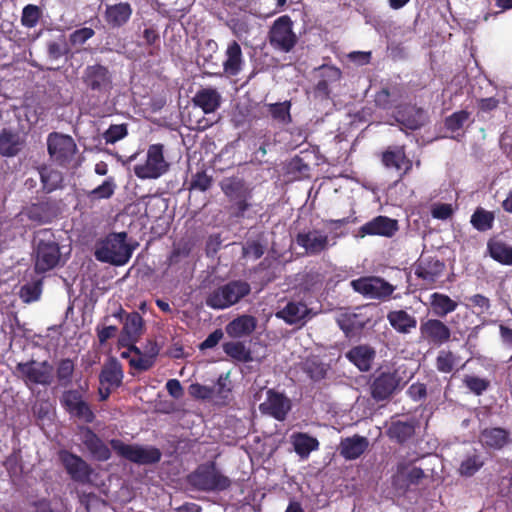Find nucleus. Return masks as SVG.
Listing matches in <instances>:
<instances>
[{
    "instance_id": "f257e3e1",
    "label": "nucleus",
    "mask_w": 512,
    "mask_h": 512,
    "mask_svg": "<svg viewBox=\"0 0 512 512\" xmlns=\"http://www.w3.org/2000/svg\"><path fill=\"white\" fill-rule=\"evenodd\" d=\"M408 380L400 375L399 369L381 367L371 376L369 381L370 396L376 402L389 400L394 394L401 391Z\"/></svg>"
},
{
    "instance_id": "f03ea898",
    "label": "nucleus",
    "mask_w": 512,
    "mask_h": 512,
    "mask_svg": "<svg viewBox=\"0 0 512 512\" xmlns=\"http://www.w3.org/2000/svg\"><path fill=\"white\" fill-rule=\"evenodd\" d=\"M127 233H111L101 241L95 250V258L116 266L125 265L132 256V248L126 243Z\"/></svg>"
},
{
    "instance_id": "7ed1b4c3",
    "label": "nucleus",
    "mask_w": 512,
    "mask_h": 512,
    "mask_svg": "<svg viewBox=\"0 0 512 512\" xmlns=\"http://www.w3.org/2000/svg\"><path fill=\"white\" fill-rule=\"evenodd\" d=\"M251 292L250 284L244 280H232L217 287L205 298V304L216 310L229 308Z\"/></svg>"
},
{
    "instance_id": "20e7f679",
    "label": "nucleus",
    "mask_w": 512,
    "mask_h": 512,
    "mask_svg": "<svg viewBox=\"0 0 512 512\" xmlns=\"http://www.w3.org/2000/svg\"><path fill=\"white\" fill-rule=\"evenodd\" d=\"M112 316L123 324L118 345L133 351V353H138L139 347L136 346V343L146 330L143 317L136 311H125L122 306H119Z\"/></svg>"
},
{
    "instance_id": "39448f33",
    "label": "nucleus",
    "mask_w": 512,
    "mask_h": 512,
    "mask_svg": "<svg viewBox=\"0 0 512 512\" xmlns=\"http://www.w3.org/2000/svg\"><path fill=\"white\" fill-rule=\"evenodd\" d=\"M35 271L45 273L55 268L61 257L60 247L51 229H41L36 233Z\"/></svg>"
},
{
    "instance_id": "423d86ee",
    "label": "nucleus",
    "mask_w": 512,
    "mask_h": 512,
    "mask_svg": "<svg viewBox=\"0 0 512 512\" xmlns=\"http://www.w3.org/2000/svg\"><path fill=\"white\" fill-rule=\"evenodd\" d=\"M191 486L200 491H224L231 485V480L223 475L214 462L199 465L195 471L188 476Z\"/></svg>"
},
{
    "instance_id": "0eeeda50",
    "label": "nucleus",
    "mask_w": 512,
    "mask_h": 512,
    "mask_svg": "<svg viewBox=\"0 0 512 512\" xmlns=\"http://www.w3.org/2000/svg\"><path fill=\"white\" fill-rule=\"evenodd\" d=\"M87 91L99 96L108 97L114 89L113 72L108 66L100 63L87 65L81 76Z\"/></svg>"
},
{
    "instance_id": "6e6552de",
    "label": "nucleus",
    "mask_w": 512,
    "mask_h": 512,
    "mask_svg": "<svg viewBox=\"0 0 512 512\" xmlns=\"http://www.w3.org/2000/svg\"><path fill=\"white\" fill-rule=\"evenodd\" d=\"M53 365L47 360L39 362L29 360L17 363L14 375L22 380L28 388L33 385L49 386L53 381Z\"/></svg>"
},
{
    "instance_id": "1a4fd4ad",
    "label": "nucleus",
    "mask_w": 512,
    "mask_h": 512,
    "mask_svg": "<svg viewBox=\"0 0 512 512\" xmlns=\"http://www.w3.org/2000/svg\"><path fill=\"white\" fill-rule=\"evenodd\" d=\"M113 451L121 458L138 465H152L161 460L162 453L156 447H143L137 444H126L122 440H110Z\"/></svg>"
},
{
    "instance_id": "9d476101",
    "label": "nucleus",
    "mask_w": 512,
    "mask_h": 512,
    "mask_svg": "<svg viewBox=\"0 0 512 512\" xmlns=\"http://www.w3.org/2000/svg\"><path fill=\"white\" fill-rule=\"evenodd\" d=\"M170 164L164 157V146L152 144L148 147L146 161L133 167L135 176L141 180L158 179L168 172Z\"/></svg>"
},
{
    "instance_id": "9b49d317",
    "label": "nucleus",
    "mask_w": 512,
    "mask_h": 512,
    "mask_svg": "<svg viewBox=\"0 0 512 512\" xmlns=\"http://www.w3.org/2000/svg\"><path fill=\"white\" fill-rule=\"evenodd\" d=\"M271 47L282 53L291 52L298 43V37L293 31V21L288 15L277 18L268 33Z\"/></svg>"
},
{
    "instance_id": "f8f14e48",
    "label": "nucleus",
    "mask_w": 512,
    "mask_h": 512,
    "mask_svg": "<svg viewBox=\"0 0 512 512\" xmlns=\"http://www.w3.org/2000/svg\"><path fill=\"white\" fill-rule=\"evenodd\" d=\"M47 151L54 163L67 168L73 162L78 148L71 136L52 132L47 137Z\"/></svg>"
},
{
    "instance_id": "ddd939ff",
    "label": "nucleus",
    "mask_w": 512,
    "mask_h": 512,
    "mask_svg": "<svg viewBox=\"0 0 512 512\" xmlns=\"http://www.w3.org/2000/svg\"><path fill=\"white\" fill-rule=\"evenodd\" d=\"M350 286L362 296L379 301L388 300L396 289L395 286L379 276H363L354 279L350 282Z\"/></svg>"
},
{
    "instance_id": "4468645a",
    "label": "nucleus",
    "mask_w": 512,
    "mask_h": 512,
    "mask_svg": "<svg viewBox=\"0 0 512 512\" xmlns=\"http://www.w3.org/2000/svg\"><path fill=\"white\" fill-rule=\"evenodd\" d=\"M60 404L73 418L88 424L95 420V413L89 403L83 399V395L79 390H65L60 397Z\"/></svg>"
},
{
    "instance_id": "2eb2a0df",
    "label": "nucleus",
    "mask_w": 512,
    "mask_h": 512,
    "mask_svg": "<svg viewBox=\"0 0 512 512\" xmlns=\"http://www.w3.org/2000/svg\"><path fill=\"white\" fill-rule=\"evenodd\" d=\"M420 339L432 346L440 347L451 338V329L441 319L422 320L419 327Z\"/></svg>"
},
{
    "instance_id": "dca6fc26",
    "label": "nucleus",
    "mask_w": 512,
    "mask_h": 512,
    "mask_svg": "<svg viewBox=\"0 0 512 512\" xmlns=\"http://www.w3.org/2000/svg\"><path fill=\"white\" fill-rule=\"evenodd\" d=\"M59 459L72 480L82 484L90 481L92 469L80 456L63 450L59 453Z\"/></svg>"
},
{
    "instance_id": "f3484780",
    "label": "nucleus",
    "mask_w": 512,
    "mask_h": 512,
    "mask_svg": "<svg viewBox=\"0 0 512 512\" xmlns=\"http://www.w3.org/2000/svg\"><path fill=\"white\" fill-rule=\"evenodd\" d=\"M394 118L401 126L411 131L419 130L428 120L426 111L412 104L397 106Z\"/></svg>"
},
{
    "instance_id": "a211bd4d",
    "label": "nucleus",
    "mask_w": 512,
    "mask_h": 512,
    "mask_svg": "<svg viewBox=\"0 0 512 512\" xmlns=\"http://www.w3.org/2000/svg\"><path fill=\"white\" fill-rule=\"evenodd\" d=\"M60 214V207L56 200L45 198L32 203L25 209L27 218L37 224L51 223Z\"/></svg>"
},
{
    "instance_id": "6ab92c4d",
    "label": "nucleus",
    "mask_w": 512,
    "mask_h": 512,
    "mask_svg": "<svg viewBox=\"0 0 512 512\" xmlns=\"http://www.w3.org/2000/svg\"><path fill=\"white\" fill-rule=\"evenodd\" d=\"M295 240L297 245L302 247L307 255L311 256L321 254L328 250L330 246L328 235L322 233L320 230L299 232Z\"/></svg>"
},
{
    "instance_id": "aec40b11",
    "label": "nucleus",
    "mask_w": 512,
    "mask_h": 512,
    "mask_svg": "<svg viewBox=\"0 0 512 512\" xmlns=\"http://www.w3.org/2000/svg\"><path fill=\"white\" fill-rule=\"evenodd\" d=\"M398 230V222L387 216H376L372 220L362 225L357 232V236H383L392 237Z\"/></svg>"
},
{
    "instance_id": "412c9836",
    "label": "nucleus",
    "mask_w": 512,
    "mask_h": 512,
    "mask_svg": "<svg viewBox=\"0 0 512 512\" xmlns=\"http://www.w3.org/2000/svg\"><path fill=\"white\" fill-rule=\"evenodd\" d=\"M260 409L276 420L283 421L291 410V401L283 393L269 389L267 391V400L260 405Z\"/></svg>"
},
{
    "instance_id": "4be33fe9",
    "label": "nucleus",
    "mask_w": 512,
    "mask_h": 512,
    "mask_svg": "<svg viewBox=\"0 0 512 512\" xmlns=\"http://www.w3.org/2000/svg\"><path fill=\"white\" fill-rule=\"evenodd\" d=\"M81 440L93 459L100 462L110 459L111 451L109 447L90 427H81Z\"/></svg>"
},
{
    "instance_id": "5701e85b",
    "label": "nucleus",
    "mask_w": 512,
    "mask_h": 512,
    "mask_svg": "<svg viewBox=\"0 0 512 512\" xmlns=\"http://www.w3.org/2000/svg\"><path fill=\"white\" fill-rule=\"evenodd\" d=\"M311 309L302 301H289L282 309L275 313L278 319L288 325H304L310 318Z\"/></svg>"
},
{
    "instance_id": "b1692460",
    "label": "nucleus",
    "mask_w": 512,
    "mask_h": 512,
    "mask_svg": "<svg viewBox=\"0 0 512 512\" xmlns=\"http://www.w3.org/2000/svg\"><path fill=\"white\" fill-rule=\"evenodd\" d=\"M444 270V262L435 257H427L419 260L415 268V275L426 285L432 286L442 276Z\"/></svg>"
},
{
    "instance_id": "393cba45",
    "label": "nucleus",
    "mask_w": 512,
    "mask_h": 512,
    "mask_svg": "<svg viewBox=\"0 0 512 512\" xmlns=\"http://www.w3.org/2000/svg\"><path fill=\"white\" fill-rule=\"evenodd\" d=\"M416 425L417 421L415 419L407 421L392 419L387 426L386 435L391 441L403 445L415 435Z\"/></svg>"
},
{
    "instance_id": "a878e982",
    "label": "nucleus",
    "mask_w": 512,
    "mask_h": 512,
    "mask_svg": "<svg viewBox=\"0 0 512 512\" xmlns=\"http://www.w3.org/2000/svg\"><path fill=\"white\" fill-rule=\"evenodd\" d=\"M425 477L424 471L419 467L409 469L405 463L397 465V471L393 476V485L400 490H407L412 485H418Z\"/></svg>"
},
{
    "instance_id": "bb28decb",
    "label": "nucleus",
    "mask_w": 512,
    "mask_h": 512,
    "mask_svg": "<svg viewBox=\"0 0 512 512\" xmlns=\"http://www.w3.org/2000/svg\"><path fill=\"white\" fill-rule=\"evenodd\" d=\"M370 319L361 312L343 313L337 319L340 329L347 337H354L362 332Z\"/></svg>"
},
{
    "instance_id": "cd10ccee",
    "label": "nucleus",
    "mask_w": 512,
    "mask_h": 512,
    "mask_svg": "<svg viewBox=\"0 0 512 512\" xmlns=\"http://www.w3.org/2000/svg\"><path fill=\"white\" fill-rule=\"evenodd\" d=\"M369 447V441L366 437L353 435L341 440L339 445L340 455L346 460H355L359 458Z\"/></svg>"
},
{
    "instance_id": "c85d7f7f",
    "label": "nucleus",
    "mask_w": 512,
    "mask_h": 512,
    "mask_svg": "<svg viewBox=\"0 0 512 512\" xmlns=\"http://www.w3.org/2000/svg\"><path fill=\"white\" fill-rule=\"evenodd\" d=\"M390 326L399 334H410L417 327V319L406 310H391L387 314Z\"/></svg>"
},
{
    "instance_id": "c756f323",
    "label": "nucleus",
    "mask_w": 512,
    "mask_h": 512,
    "mask_svg": "<svg viewBox=\"0 0 512 512\" xmlns=\"http://www.w3.org/2000/svg\"><path fill=\"white\" fill-rule=\"evenodd\" d=\"M123 377L121 363L116 358L110 357L100 372L99 381L102 386L118 388L122 385Z\"/></svg>"
},
{
    "instance_id": "7c9ffc66",
    "label": "nucleus",
    "mask_w": 512,
    "mask_h": 512,
    "mask_svg": "<svg viewBox=\"0 0 512 512\" xmlns=\"http://www.w3.org/2000/svg\"><path fill=\"white\" fill-rule=\"evenodd\" d=\"M24 141L18 131L3 128L0 131V155L4 157L16 156L23 147Z\"/></svg>"
},
{
    "instance_id": "2f4dec72",
    "label": "nucleus",
    "mask_w": 512,
    "mask_h": 512,
    "mask_svg": "<svg viewBox=\"0 0 512 512\" xmlns=\"http://www.w3.org/2000/svg\"><path fill=\"white\" fill-rule=\"evenodd\" d=\"M38 173L43 193L50 194L64 187V176L59 170L48 165H42L38 167Z\"/></svg>"
},
{
    "instance_id": "473e14b6",
    "label": "nucleus",
    "mask_w": 512,
    "mask_h": 512,
    "mask_svg": "<svg viewBox=\"0 0 512 512\" xmlns=\"http://www.w3.org/2000/svg\"><path fill=\"white\" fill-rule=\"evenodd\" d=\"M257 327V319L252 315H240L229 322L226 332L230 337L242 338L251 335Z\"/></svg>"
},
{
    "instance_id": "72a5a7b5",
    "label": "nucleus",
    "mask_w": 512,
    "mask_h": 512,
    "mask_svg": "<svg viewBox=\"0 0 512 512\" xmlns=\"http://www.w3.org/2000/svg\"><path fill=\"white\" fill-rule=\"evenodd\" d=\"M220 188L229 199V201L236 198L252 197V189L248 186L246 181L240 177H227L220 182Z\"/></svg>"
},
{
    "instance_id": "f704fd0d",
    "label": "nucleus",
    "mask_w": 512,
    "mask_h": 512,
    "mask_svg": "<svg viewBox=\"0 0 512 512\" xmlns=\"http://www.w3.org/2000/svg\"><path fill=\"white\" fill-rule=\"evenodd\" d=\"M290 438L295 453L301 459H307L311 452L319 449L320 443L318 439L308 433L295 432Z\"/></svg>"
},
{
    "instance_id": "c9c22d12",
    "label": "nucleus",
    "mask_w": 512,
    "mask_h": 512,
    "mask_svg": "<svg viewBox=\"0 0 512 512\" xmlns=\"http://www.w3.org/2000/svg\"><path fill=\"white\" fill-rule=\"evenodd\" d=\"M193 102L205 114H209L215 112L220 107L221 95L214 88H203L195 94Z\"/></svg>"
},
{
    "instance_id": "e433bc0d",
    "label": "nucleus",
    "mask_w": 512,
    "mask_h": 512,
    "mask_svg": "<svg viewBox=\"0 0 512 512\" xmlns=\"http://www.w3.org/2000/svg\"><path fill=\"white\" fill-rule=\"evenodd\" d=\"M226 59L223 62V69L225 73L230 76H236L242 70L243 54L242 49L237 41H232L228 44L225 51Z\"/></svg>"
},
{
    "instance_id": "4c0bfd02",
    "label": "nucleus",
    "mask_w": 512,
    "mask_h": 512,
    "mask_svg": "<svg viewBox=\"0 0 512 512\" xmlns=\"http://www.w3.org/2000/svg\"><path fill=\"white\" fill-rule=\"evenodd\" d=\"M429 304L432 313L439 318L446 317L458 307L457 301L453 300L447 294L439 292H434L430 295Z\"/></svg>"
},
{
    "instance_id": "58836bf2",
    "label": "nucleus",
    "mask_w": 512,
    "mask_h": 512,
    "mask_svg": "<svg viewBox=\"0 0 512 512\" xmlns=\"http://www.w3.org/2000/svg\"><path fill=\"white\" fill-rule=\"evenodd\" d=\"M132 15V8L127 2L108 5L105 11V20L111 27H121L128 22Z\"/></svg>"
},
{
    "instance_id": "ea45409f",
    "label": "nucleus",
    "mask_w": 512,
    "mask_h": 512,
    "mask_svg": "<svg viewBox=\"0 0 512 512\" xmlns=\"http://www.w3.org/2000/svg\"><path fill=\"white\" fill-rule=\"evenodd\" d=\"M346 356L360 371L366 372L371 368L375 351L368 345H359L348 351Z\"/></svg>"
},
{
    "instance_id": "a19ab883",
    "label": "nucleus",
    "mask_w": 512,
    "mask_h": 512,
    "mask_svg": "<svg viewBox=\"0 0 512 512\" xmlns=\"http://www.w3.org/2000/svg\"><path fill=\"white\" fill-rule=\"evenodd\" d=\"M480 440L484 446L499 450L509 442V432L501 427L486 428L481 432Z\"/></svg>"
},
{
    "instance_id": "79ce46f5",
    "label": "nucleus",
    "mask_w": 512,
    "mask_h": 512,
    "mask_svg": "<svg viewBox=\"0 0 512 512\" xmlns=\"http://www.w3.org/2000/svg\"><path fill=\"white\" fill-rule=\"evenodd\" d=\"M490 257L502 265H512V246L504 241L491 238L487 242Z\"/></svg>"
},
{
    "instance_id": "37998d69",
    "label": "nucleus",
    "mask_w": 512,
    "mask_h": 512,
    "mask_svg": "<svg viewBox=\"0 0 512 512\" xmlns=\"http://www.w3.org/2000/svg\"><path fill=\"white\" fill-rule=\"evenodd\" d=\"M320 70L322 71V76L324 77V79H321L317 82L315 86V92L323 98H329V81H339L341 78V70L337 67L326 65L321 66Z\"/></svg>"
},
{
    "instance_id": "c03bdc74",
    "label": "nucleus",
    "mask_w": 512,
    "mask_h": 512,
    "mask_svg": "<svg viewBox=\"0 0 512 512\" xmlns=\"http://www.w3.org/2000/svg\"><path fill=\"white\" fill-rule=\"evenodd\" d=\"M402 96L401 88L394 85L391 88L384 87L376 92L374 96L375 106L382 110H389L393 107L394 102Z\"/></svg>"
},
{
    "instance_id": "a18cd8bd",
    "label": "nucleus",
    "mask_w": 512,
    "mask_h": 512,
    "mask_svg": "<svg viewBox=\"0 0 512 512\" xmlns=\"http://www.w3.org/2000/svg\"><path fill=\"white\" fill-rule=\"evenodd\" d=\"M405 146H389L382 152L381 162L388 169H402L403 160L405 159Z\"/></svg>"
},
{
    "instance_id": "49530a36",
    "label": "nucleus",
    "mask_w": 512,
    "mask_h": 512,
    "mask_svg": "<svg viewBox=\"0 0 512 512\" xmlns=\"http://www.w3.org/2000/svg\"><path fill=\"white\" fill-rule=\"evenodd\" d=\"M495 221V214L492 211L485 210L482 207H477L471 215V225L480 232H485L493 228Z\"/></svg>"
},
{
    "instance_id": "de8ad7c7",
    "label": "nucleus",
    "mask_w": 512,
    "mask_h": 512,
    "mask_svg": "<svg viewBox=\"0 0 512 512\" xmlns=\"http://www.w3.org/2000/svg\"><path fill=\"white\" fill-rule=\"evenodd\" d=\"M223 350L236 361L247 363L253 360L251 351L242 342H226L223 345Z\"/></svg>"
},
{
    "instance_id": "09e8293b",
    "label": "nucleus",
    "mask_w": 512,
    "mask_h": 512,
    "mask_svg": "<svg viewBox=\"0 0 512 512\" xmlns=\"http://www.w3.org/2000/svg\"><path fill=\"white\" fill-rule=\"evenodd\" d=\"M460 362V357L451 350H441L436 357V368L441 373H450Z\"/></svg>"
},
{
    "instance_id": "8fccbe9b",
    "label": "nucleus",
    "mask_w": 512,
    "mask_h": 512,
    "mask_svg": "<svg viewBox=\"0 0 512 512\" xmlns=\"http://www.w3.org/2000/svg\"><path fill=\"white\" fill-rule=\"evenodd\" d=\"M75 370L74 362L70 358L61 359L56 367V377L61 387H67L72 383Z\"/></svg>"
},
{
    "instance_id": "3c124183",
    "label": "nucleus",
    "mask_w": 512,
    "mask_h": 512,
    "mask_svg": "<svg viewBox=\"0 0 512 512\" xmlns=\"http://www.w3.org/2000/svg\"><path fill=\"white\" fill-rule=\"evenodd\" d=\"M303 371L313 381H320L327 374L324 363L317 358H308L303 364Z\"/></svg>"
},
{
    "instance_id": "603ef678",
    "label": "nucleus",
    "mask_w": 512,
    "mask_h": 512,
    "mask_svg": "<svg viewBox=\"0 0 512 512\" xmlns=\"http://www.w3.org/2000/svg\"><path fill=\"white\" fill-rule=\"evenodd\" d=\"M115 188L116 184L114 182V179L112 177H109L108 179L104 180L101 185L89 191L87 193V197L91 201L109 199L113 196Z\"/></svg>"
},
{
    "instance_id": "864d4df0",
    "label": "nucleus",
    "mask_w": 512,
    "mask_h": 512,
    "mask_svg": "<svg viewBox=\"0 0 512 512\" xmlns=\"http://www.w3.org/2000/svg\"><path fill=\"white\" fill-rule=\"evenodd\" d=\"M290 107L289 101L273 103L269 105V112L271 117L277 122L288 124L291 122Z\"/></svg>"
},
{
    "instance_id": "5fc2aeb1",
    "label": "nucleus",
    "mask_w": 512,
    "mask_h": 512,
    "mask_svg": "<svg viewBox=\"0 0 512 512\" xmlns=\"http://www.w3.org/2000/svg\"><path fill=\"white\" fill-rule=\"evenodd\" d=\"M213 178L208 175L205 170L197 171L192 175L191 180L189 182V191L197 190L201 192H206L212 187Z\"/></svg>"
},
{
    "instance_id": "6e6d98bb",
    "label": "nucleus",
    "mask_w": 512,
    "mask_h": 512,
    "mask_svg": "<svg viewBox=\"0 0 512 512\" xmlns=\"http://www.w3.org/2000/svg\"><path fill=\"white\" fill-rule=\"evenodd\" d=\"M483 465L484 462L481 460L479 455H469L461 462L459 473L462 476L470 477L478 472Z\"/></svg>"
},
{
    "instance_id": "4d7b16f0",
    "label": "nucleus",
    "mask_w": 512,
    "mask_h": 512,
    "mask_svg": "<svg viewBox=\"0 0 512 512\" xmlns=\"http://www.w3.org/2000/svg\"><path fill=\"white\" fill-rule=\"evenodd\" d=\"M128 135V124H112L102 134L103 139L107 144H115Z\"/></svg>"
},
{
    "instance_id": "13d9d810",
    "label": "nucleus",
    "mask_w": 512,
    "mask_h": 512,
    "mask_svg": "<svg viewBox=\"0 0 512 512\" xmlns=\"http://www.w3.org/2000/svg\"><path fill=\"white\" fill-rule=\"evenodd\" d=\"M42 292V282L37 280L33 283H28L20 288L19 296L25 303L37 301Z\"/></svg>"
},
{
    "instance_id": "bf43d9fd",
    "label": "nucleus",
    "mask_w": 512,
    "mask_h": 512,
    "mask_svg": "<svg viewBox=\"0 0 512 512\" xmlns=\"http://www.w3.org/2000/svg\"><path fill=\"white\" fill-rule=\"evenodd\" d=\"M470 113L466 110H460L452 113L445 118V128L453 133L459 131L464 126V123L469 119Z\"/></svg>"
},
{
    "instance_id": "052dcab7",
    "label": "nucleus",
    "mask_w": 512,
    "mask_h": 512,
    "mask_svg": "<svg viewBox=\"0 0 512 512\" xmlns=\"http://www.w3.org/2000/svg\"><path fill=\"white\" fill-rule=\"evenodd\" d=\"M41 18V9L33 4H28L23 8L21 23L24 27H35Z\"/></svg>"
},
{
    "instance_id": "680f3d73",
    "label": "nucleus",
    "mask_w": 512,
    "mask_h": 512,
    "mask_svg": "<svg viewBox=\"0 0 512 512\" xmlns=\"http://www.w3.org/2000/svg\"><path fill=\"white\" fill-rule=\"evenodd\" d=\"M133 354L134 356L129 359V365L136 371H148L154 366L155 362L152 360V357H147L140 348L138 353Z\"/></svg>"
},
{
    "instance_id": "e2e57ef3",
    "label": "nucleus",
    "mask_w": 512,
    "mask_h": 512,
    "mask_svg": "<svg viewBox=\"0 0 512 512\" xmlns=\"http://www.w3.org/2000/svg\"><path fill=\"white\" fill-rule=\"evenodd\" d=\"M466 299L468 301L465 304L466 308H477V315L488 313L491 308L490 299L483 294H474Z\"/></svg>"
},
{
    "instance_id": "0e129e2a",
    "label": "nucleus",
    "mask_w": 512,
    "mask_h": 512,
    "mask_svg": "<svg viewBox=\"0 0 512 512\" xmlns=\"http://www.w3.org/2000/svg\"><path fill=\"white\" fill-rule=\"evenodd\" d=\"M463 383L472 393L478 396L486 391L490 385V382L487 379L471 375H466Z\"/></svg>"
},
{
    "instance_id": "69168bd1",
    "label": "nucleus",
    "mask_w": 512,
    "mask_h": 512,
    "mask_svg": "<svg viewBox=\"0 0 512 512\" xmlns=\"http://www.w3.org/2000/svg\"><path fill=\"white\" fill-rule=\"evenodd\" d=\"M251 199L252 197H243L231 200V215L238 219L244 218L246 211L251 207Z\"/></svg>"
},
{
    "instance_id": "338daca9",
    "label": "nucleus",
    "mask_w": 512,
    "mask_h": 512,
    "mask_svg": "<svg viewBox=\"0 0 512 512\" xmlns=\"http://www.w3.org/2000/svg\"><path fill=\"white\" fill-rule=\"evenodd\" d=\"M191 248L188 244L176 245L173 247L170 255L167 258L168 266L177 265L182 259L190 255Z\"/></svg>"
},
{
    "instance_id": "774afa93",
    "label": "nucleus",
    "mask_w": 512,
    "mask_h": 512,
    "mask_svg": "<svg viewBox=\"0 0 512 512\" xmlns=\"http://www.w3.org/2000/svg\"><path fill=\"white\" fill-rule=\"evenodd\" d=\"M215 395L219 398L226 400L229 398V395L231 394L232 388L230 386V380H229V373L221 374L215 386Z\"/></svg>"
}]
</instances>
